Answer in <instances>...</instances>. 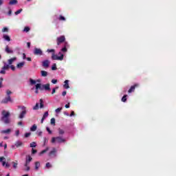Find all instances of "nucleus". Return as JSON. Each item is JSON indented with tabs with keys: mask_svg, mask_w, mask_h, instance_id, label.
<instances>
[{
	"mask_svg": "<svg viewBox=\"0 0 176 176\" xmlns=\"http://www.w3.org/2000/svg\"><path fill=\"white\" fill-rule=\"evenodd\" d=\"M39 90H46L47 91H50L52 90L50 89V84L42 85L41 83H38L35 85V93L36 94H39Z\"/></svg>",
	"mask_w": 176,
	"mask_h": 176,
	"instance_id": "obj_1",
	"label": "nucleus"
},
{
	"mask_svg": "<svg viewBox=\"0 0 176 176\" xmlns=\"http://www.w3.org/2000/svg\"><path fill=\"white\" fill-rule=\"evenodd\" d=\"M10 112L3 110L1 112V121L3 122L5 124H9L10 123Z\"/></svg>",
	"mask_w": 176,
	"mask_h": 176,
	"instance_id": "obj_2",
	"label": "nucleus"
},
{
	"mask_svg": "<svg viewBox=\"0 0 176 176\" xmlns=\"http://www.w3.org/2000/svg\"><path fill=\"white\" fill-rule=\"evenodd\" d=\"M32 161V157L30 155H28L26 157V160H25V163L24 164L25 167L26 168H25V171H30V163H31V162Z\"/></svg>",
	"mask_w": 176,
	"mask_h": 176,
	"instance_id": "obj_3",
	"label": "nucleus"
},
{
	"mask_svg": "<svg viewBox=\"0 0 176 176\" xmlns=\"http://www.w3.org/2000/svg\"><path fill=\"white\" fill-rule=\"evenodd\" d=\"M58 142V144H61L63 142H65V139L63 138L60 136H58V137H56V138H52V140H51V142L52 144H54V142Z\"/></svg>",
	"mask_w": 176,
	"mask_h": 176,
	"instance_id": "obj_4",
	"label": "nucleus"
},
{
	"mask_svg": "<svg viewBox=\"0 0 176 176\" xmlns=\"http://www.w3.org/2000/svg\"><path fill=\"white\" fill-rule=\"evenodd\" d=\"M59 54H60V56L52 53V60H59V61H63V60H64V54H61V52H59Z\"/></svg>",
	"mask_w": 176,
	"mask_h": 176,
	"instance_id": "obj_5",
	"label": "nucleus"
},
{
	"mask_svg": "<svg viewBox=\"0 0 176 176\" xmlns=\"http://www.w3.org/2000/svg\"><path fill=\"white\" fill-rule=\"evenodd\" d=\"M22 111L21 112V113L19 116V119H23L24 118V117L25 116V115H27V108L24 106H23L21 107Z\"/></svg>",
	"mask_w": 176,
	"mask_h": 176,
	"instance_id": "obj_6",
	"label": "nucleus"
},
{
	"mask_svg": "<svg viewBox=\"0 0 176 176\" xmlns=\"http://www.w3.org/2000/svg\"><path fill=\"white\" fill-rule=\"evenodd\" d=\"M63 42H65V36H60L56 38V43L58 46L61 45V43H63Z\"/></svg>",
	"mask_w": 176,
	"mask_h": 176,
	"instance_id": "obj_7",
	"label": "nucleus"
},
{
	"mask_svg": "<svg viewBox=\"0 0 176 176\" xmlns=\"http://www.w3.org/2000/svg\"><path fill=\"white\" fill-rule=\"evenodd\" d=\"M34 56H43V52L41 48L36 47L34 50Z\"/></svg>",
	"mask_w": 176,
	"mask_h": 176,
	"instance_id": "obj_8",
	"label": "nucleus"
},
{
	"mask_svg": "<svg viewBox=\"0 0 176 176\" xmlns=\"http://www.w3.org/2000/svg\"><path fill=\"white\" fill-rule=\"evenodd\" d=\"M1 102V104H8V102H13V100L12 99V97L7 96L4 98Z\"/></svg>",
	"mask_w": 176,
	"mask_h": 176,
	"instance_id": "obj_9",
	"label": "nucleus"
},
{
	"mask_svg": "<svg viewBox=\"0 0 176 176\" xmlns=\"http://www.w3.org/2000/svg\"><path fill=\"white\" fill-rule=\"evenodd\" d=\"M140 87V84L136 83L132 86H131L130 89L128 90V93H133V91H135V88Z\"/></svg>",
	"mask_w": 176,
	"mask_h": 176,
	"instance_id": "obj_10",
	"label": "nucleus"
},
{
	"mask_svg": "<svg viewBox=\"0 0 176 176\" xmlns=\"http://www.w3.org/2000/svg\"><path fill=\"white\" fill-rule=\"evenodd\" d=\"M57 153V149L56 148H54L48 154V156L50 157H56Z\"/></svg>",
	"mask_w": 176,
	"mask_h": 176,
	"instance_id": "obj_11",
	"label": "nucleus"
},
{
	"mask_svg": "<svg viewBox=\"0 0 176 176\" xmlns=\"http://www.w3.org/2000/svg\"><path fill=\"white\" fill-rule=\"evenodd\" d=\"M5 52H6L8 54H13V50L10 49L8 45L6 46Z\"/></svg>",
	"mask_w": 176,
	"mask_h": 176,
	"instance_id": "obj_12",
	"label": "nucleus"
},
{
	"mask_svg": "<svg viewBox=\"0 0 176 176\" xmlns=\"http://www.w3.org/2000/svg\"><path fill=\"white\" fill-rule=\"evenodd\" d=\"M49 65H50V62L47 60L43 61V67L45 68H48Z\"/></svg>",
	"mask_w": 176,
	"mask_h": 176,
	"instance_id": "obj_13",
	"label": "nucleus"
},
{
	"mask_svg": "<svg viewBox=\"0 0 176 176\" xmlns=\"http://www.w3.org/2000/svg\"><path fill=\"white\" fill-rule=\"evenodd\" d=\"M1 134H10L12 133V129H8L6 130L1 131Z\"/></svg>",
	"mask_w": 176,
	"mask_h": 176,
	"instance_id": "obj_14",
	"label": "nucleus"
},
{
	"mask_svg": "<svg viewBox=\"0 0 176 176\" xmlns=\"http://www.w3.org/2000/svg\"><path fill=\"white\" fill-rule=\"evenodd\" d=\"M16 60H17V58H16V57H14V58H12L10 59H9L8 60V65H12L13 64V62L16 61Z\"/></svg>",
	"mask_w": 176,
	"mask_h": 176,
	"instance_id": "obj_15",
	"label": "nucleus"
},
{
	"mask_svg": "<svg viewBox=\"0 0 176 176\" xmlns=\"http://www.w3.org/2000/svg\"><path fill=\"white\" fill-rule=\"evenodd\" d=\"M24 64H25V62H21L19 63L16 65V68H18L19 69H21V68H23L24 67Z\"/></svg>",
	"mask_w": 176,
	"mask_h": 176,
	"instance_id": "obj_16",
	"label": "nucleus"
},
{
	"mask_svg": "<svg viewBox=\"0 0 176 176\" xmlns=\"http://www.w3.org/2000/svg\"><path fill=\"white\" fill-rule=\"evenodd\" d=\"M15 146H16V148H20V146H23V142H21V141L16 142Z\"/></svg>",
	"mask_w": 176,
	"mask_h": 176,
	"instance_id": "obj_17",
	"label": "nucleus"
},
{
	"mask_svg": "<svg viewBox=\"0 0 176 176\" xmlns=\"http://www.w3.org/2000/svg\"><path fill=\"white\" fill-rule=\"evenodd\" d=\"M69 82V80H65V85H63V87L65 89H69V85L68 84Z\"/></svg>",
	"mask_w": 176,
	"mask_h": 176,
	"instance_id": "obj_18",
	"label": "nucleus"
},
{
	"mask_svg": "<svg viewBox=\"0 0 176 176\" xmlns=\"http://www.w3.org/2000/svg\"><path fill=\"white\" fill-rule=\"evenodd\" d=\"M19 1L17 0H11L10 1L9 5H17Z\"/></svg>",
	"mask_w": 176,
	"mask_h": 176,
	"instance_id": "obj_19",
	"label": "nucleus"
},
{
	"mask_svg": "<svg viewBox=\"0 0 176 176\" xmlns=\"http://www.w3.org/2000/svg\"><path fill=\"white\" fill-rule=\"evenodd\" d=\"M58 130L59 135H63L65 134V131L63 129H61L59 128Z\"/></svg>",
	"mask_w": 176,
	"mask_h": 176,
	"instance_id": "obj_20",
	"label": "nucleus"
},
{
	"mask_svg": "<svg viewBox=\"0 0 176 176\" xmlns=\"http://www.w3.org/2000/svg\"><path fill=\"white\" fill-rule=\"evenodd\" d=\"M41 76H43V77L47 76V72H46L45 70H42L41 72Z\"/></svg>",
	"mask_w": 176,
	"mask_h": 176,
	"instance_id": "obj_21",
	"label": "nucleus"
},
{
	"mask_svg": "<svg viewBox=\"0 0 176 176\" xmlns=\"http://www.w3.org/2000/svg\"><path fill=\"white\" fill-rule=\"evenodd\" d=\"M40 166H41V163H39V162H35V169L38 170Z\"/></svg>",
	"mask_w": 176,
	"mask_h": 176,
	"instance_id": "obj_22",
	"label": "nucleus"
},
{
	"mask_svg": "<svg viewBox=\"0 0 176 176\" xmlns=\"http://www.w3.org/2000/svg\"><path fill=\"white\" fill-rule=\"evenodd\" d=\"M2 68L5 71H6V70H8V69H9L10 68V65L5 64Z\"/></svg>",
	"mask_w": 176,
	"mask_h": 176,
	"instance_id": "obj_23",
	"label": "nucleus"
},
{
	"mask_svg": "<svg viewBox=\"0 0 176 176\" xmlns=\"http://www.w3.org/2000/svg\"><path fill=\"white\" fill-rule=\"evenodd\" d=\"M36 124H34L31 128H30V131H36Z\"/></svg>",
	"mask_w": 176,
	"mask_h": 176,
	"instance_id": "obj_24",
	"label": "nucleus"
},
{
	"mask_svg": "<svg viewBox=\"0 0 176 176\" xmlns=\"http://www.w3.org/2000/svg\"><path fill=\"white\" fill-rule=\"evenodd\" d=\"M3 38L7 41L8 42H10V37H9V36L8 35H4L3 36Z\"/></svg>",
	"mask_w": 176,
	"mask_h": 176,
	"instance_id": "obj_25",
	"label": "nucleus"
},
{
	"mask_svg": "<svg viewBox=\"0 0 176 176\" xmlns=\"http://www.w3.org/2000/svg\"><path fill=\"white\" fill-rule=\"evenodd\" d=\"M30 85H36V81L32 78H30Z\"/></svg>",
	"mask_w": 176,
	"mask_h": 176,
	"instance_id": "obj_26",
	"label": "nucleus"
},
{
	"mask_svg": "<svg viewBox=\"0 0 176 176\" xmlns=\"http://www.w3.org/2000/svg\"><path fill=\"white\" fill-rule=\"evenodd\" d=\"M47 151H49V147H47L45 150H43V151L40 153V155H43V153H46V152H47Z\"/></svg>",
	"mask_w": 176,
	"mask_h": 176,
	"instance_id": "obj_27",
	"label": "nucleus"
},
{
	"mask_svg": "<svg viewBox=\"0 0 176 176\" xmlns=\"http://www.w3.org/2000/svg\"><path fill=\"white\" fill-rule=\"evenodd\" d=\"M122 102H126V101H127V95H124V96L122 98Z\"/></svg>",
	"mask_w": 176,
	"mask_h": 176,
	"instance_id": "obj_28",
	"label": "nucleus"
},
{
	"mask_svg": "<svg viewBox=\"0 0 176 176\" xmlns=\"http://www.w3.org/2000/svg\"><path fill=\"white\" fill-rule=\"evenodd\" d=\"M63 111V107H59L55 110L56 113H60Z\"/></svg>",
	"mask_w": 176,
	"mask_h": 176,
	"instance_id": "obj_29",
	"label": "nucleus"
},
{
	"mask_svg": "<svg viewBox=\"0 0 176 176\" xmlns=\"http://www.w3.org/2000/svg\"><path fill=\"white\" fill-rule=\"evenodd\" d=\"M36 146V142H32L30 143V148H35Z\"/></svg>",
	"mask_w": 176,
	"mask_h": 176,
	"instance_id": "obj_30",
	"label": "nucleus"
},
{
	"mask_svg": "<svg viewBox=\"0 0 176 176\" xmlns=\"http://www.w3.org/2000/svg\"><path fill=\"white\" fill-rule=\"evenodd\" d=\"M47 116H49V112L45 111V113L43 116V118L46 119V118H47Z\"/></svg>",
	"mask_w": 176,
	"mask_h": 176,
	"instance_id": "obj_31",
	"label": "nucleus"
},
{
	"mask_svg": "<svg viewBox=\"0 0 176 176\" xmlns=\"http://www.w3.org/2000/svg\"><path fill=\"white\" fill-rule=\"evenodd\" d=\"M33 109L34 111H36L37 109H39V103H36V105L33 107Z\"/></svg>",
	"mask_w": 176,
	"mask_h": 176,
	"instance_id": "obj_32",
	"label": "nucleus"
},
{
	"mask_svg": "<svg viewBox=\"0 0 176 176\" xmlns=\"http://www.w3.org/2000/svg\"><path fill=\"white\" fill-rule=\"evenodd\" d=\"M59 20L60 21H65V17H64L63 15H60Z\"/></svg>",
	"mask_w": 176,
	"mask_h": 176,
	"instance_id": "obj_33",
	"label": "nucleus"
},
{
	"mask_svg": "<svg viewBox=\"0 0 176 176\" xmlns=\"http://www.w3.org/2000/svg\"><path fill=\"white\" fill-rule=\"evenodd\" d=\"M52 71H56L57 69V66L56 65V63H54L52 67Z\"/></svg>",
	"mask_w": 176,
	"mask_h": 176,
	"instance_id": "obj_34",
	"label": "nucleus"
},
{
	"mask_svg": "<svg viewBox=\"0 0 176 176\" xmlns=\"http://www.w3.org/2000/svg\"><path fill=\"white\" fill-rule=\"evenodd\" d=\"M12 164H13V167L14 168H17V166H18V163H17V161H16V162H12Z\"/></svg>",
	"mask_w": 176,
	"mask_h": 176,
	"instance_id": "obj_35",
	"label": "nucleus"
},
{
	"mask_svg": "<svg viewBox=\"0 0 176 176\" xmlns=\"http://www.w3.org/2000/svg\"><path fill=\"white\" fill-rule=\"evenodd\" d=\"M30 27H25L24 30H23V32H29L30 31Z\"/></svg>",
	"mask_w": 176,
	"mask_h": 176,
	"instance_id": "obj_36",
	"label": "nucleus"
},
{
	"mask_svg": "<svg viewBox=\"0 0 176 176\" xmlns=\"http://www.w3.org/2000/svg\"><path fill=\"white\" fill-rule=\"evenodd\" d=\"M7 97L10 96V94H12V91L9 89L6 91Z\"/></svg>",
	"mask_w": 176,
	"mask_h": 176,
	"instance_id": "obj_37",
	"label": "nucleus"
},
{
	"mask_svg": "<svg viewBox=\"0 0 176 176\" xmlns=\"http://www.w3.org/2000/svg\"><path fill=\"white\" fill-rule=\"evenodd\" d=\"M21 12H23V9L18 10L16 12H15L16 16H17V14H20Z\"/></svg>",
	"mask_w": 176,
	"mask_h": 176,
	"instance_id": "obj_38",
	"label": "nucleus"
},
{
	"mask_svg": "<svg viewBox=\"0 0 176 176\" xmlns=\"http://www.w3.org/2000/svg\"><path fill=\"white\" fill-rule=\"evenodd\" d=\"M51 124H56V119L54 118L51 119Z\"/></svg>",
	"mask_w": 176,
	"mask_h": 176,
	"instance_id": "obj_39",
	"label": "nucleus"
},
{
	"mask_svg": "<svg viewBox=\"0 0 176 176\" xmlns=\"http://www.w3.org/2000/svg\"><path fill=\"white\" fill-rule=\"evenodd\" d=\"M43 100L40 99V108H43Z\"/></svg>",
	"mask_w": 176,
	"mask_h": 176,
	"instance_id": "obj_40",
	"label": "nucleus"
},
{
	"mask_svg": "<svg viewBox=\"0 0 176 176\" xmlns=\"http://www.w3.org/2000/svg\"><path fill=\"white\" fill-rule=\"evenodd\" d=\"M45 166H46L47 168H52V164H50V162H47L45 164Z\"/></svg>",
	"mask_w": 176,
	"mask_h": 176,
	"instance_id": "obj_41",
	"label": "nucleus"
},
{
	"mask_svg": "<svg viewBox=\"0 0 176 176\" xmlns=\"http://www.w3.org/2000/svg\"><path fill=\"white\" fill-rule=\"evenodd\" d=\"M2 82H3V78H0V89L2 87Z\"/></svg>",
	"mask_w": 176,
	"mask_h": 176,
	"instance_id": "obj_42",
	"label": "nucleus"
},
{
	"mask_svg": "<svg viewBox=\"0 0 176 176\" xmlns=\"http://www.w3.org/2000/svg\"><path fill=\"white\" fill-rule=\"evenodd\" d=\"M0 74H2L3 75H5V74H6V72L5 71V69H3V67H2L1 70L0 71Z\"/></svg>",
	"mask_w": 176,
	"mask_h": 176,
	"instance_id": "obj_43",
	"label": "nucleus"
},
{
	"mask_svg": "<svg viewBox=\"0 0 176 176\" xmlns=\"http://www.w3.org/2000/svg\"><path fill=\"white\" fill-rule=\"evenodd\" d=\"M10 68H11L12 71H16V67L13 65H10Z\"/></svg>",
	"mask_w": 176,
	"mask_h": 176,
	"instance_id": "obj_44",
	"label": "nucleus"
},
{
	"mask_svg": "<svg viewBox=\"0 0 176 176\" xmlns=\"http://www.w3.org/2000/svg\"><path fill=\"white\" fill-rule=\"evenodd\" d=\"M47 52L48 53H54L55 50L54 49H51V50H47Z\"/></svg>",
	"mask_w": 176,
	"mask_h": 176,
	"instance_id": "obj_45",
	"label": "nucleus"
},
{
	"mask_svg": "<svg viewBox=\"0 0 176 176\" xmlns=\"http://www.w3.org/2000/svg\"><path fill=\"white\" fill-rule=\"evenodd\" d=\"M9 31V29L8 28H3L2 30V32H8Z\"/></svg>",
	"mask_w": 176,
	"mask_h": 176,
	"instance_id": "obj_46",
	"label": "nucleus"
},
{
	"mask_svg": "<svg viewBox=\"0 0 176 176\" xmlns=\"http://www.w3.org/2000/svg\"><path fill=\"white\" fill-rule=\"evenodd\" d=\"M58 89V87H56V88H54L52 89V94H54V93H56V90H57Z\"/></svg>",
	"mask_w": 176,
	"mask_h": 176,
	"instance_id": "obj_47",
	"label": "nucleus"
},
{
	"mask_svg": "<svg viewBox=\"0 0 176 176\" xmlns=\"http://www.w3.org/2000/svg\"><path fill=\"white\" fill-rule=\"evenodd\" d=\"M46 130H47V131L49 133V134H52V131L50 130V128H49V127H46Z\"/></svg>",
	"mask_w": 176,
	"mask_h": 176,
	"instance_id": "obj_48",
	"label": "nucleus"
},
{
	"mask_svg": "<svg viewBox=\"0 0 176 176\" xmlns=\"http://www.w3.org/2000/svg\"><path fill=\"white\" fill-rule=\"evenodd\" d=\"M36 152H38V151H36L34 148L32 149V155H35V153H36Z\"/></svg>",
	"mask_w": 176,
	"mask_h": 176,
	"instance_id": "obj_49",
	"label": "nucleus"
},
{
	"mask_svg": "<svg viewBox=\"0 0 176 176\" xmlns=\"http://www.w3.org/2000/svg\"><path fill=\"white\" fill-rule=\"evenodd\" d=\"M30 135H31V133H26L25 134V138H28V137L30 136Z\"/></svg>",
	"mask_w": 176,
	"mask_h": 176,
	"instance_id": "obj_50",
	"label": "nucleus"
},
{
	"mask_svg": "<svg viewBox=\"0 0 176 176\" xmlns=\"http://www.w3.org/2000/svg\"><path fill=\"white\" fill-rule=\"evenodd\" d=\"M67 47H65L61 49V52H63L64 53H65L67 52Z\"/></svg>",
	"mask_w": 176,
	"mask_h": 176,
	"instance_id": "obj_51",
	"label": "nucleus"
},
{
	"mask_svg": "<svg viewBox=\"0 0 176 176\" xmlns=\"http://www.w3.org/2000/svg\"><path fill=\"white\" fill-rule=\"evenodd\" d=\"M52 83H53L54 85H56V83H57V80H56V79H52Z\"/></svg>",
	"mask_w": 176,
	"mask_h": 176,
	"instance_id": "obj_52",
	"label": "nucleus"
},
{
	"mask_svg": "<svg viewBox=\"0 0 176 176\" xmlns=\"http://www.w3.org/2000/svg\"><path fill=\"white\" fill-rule=\"evenodd\" d=\"M62 96H63V97H65V96H67V91H65L62 93Z\"/></svg>",
	"mask_w": 176,
	"mask_h": 176,
	"instance_id": "obj_53",
	"label": "nucleus"
},
{
	"mask_svg": "<svg viewBox=\"0 0 176 176\" xmlns=\"http://www.w3.org/2000/svg\"><path fill=\"white\" fill-rule=\"evenodd\" d=\"M5 160L4 157H0V162L2 163Z\"/></svg>",
	"mask_w": 176,
	"mask_h": 176,
	"instance_id": "obj_54",
	"label": "nucleus"
},
{
	"mask_svg": "<svg viewBox=\"0 0 176 176\" xmlns=\"http://www.w3.org/2000/svg\"><path fill=\"white\" fill-rule=\"evenodd\" d=\"M25 58H27V55H25V53L23 54V59L25 60Z\"/></svg>",
	"mask_w": 176,
	"mask_h": 176,
	"instance_id": "obj_55",
	"label": "nucleus"
},
{
	"mask_svg": "<svg viewBox=\"0 0 176 176\" xmlns=\"http://www.w3.org/2000/svg\"><path fill=\"white\" fill-rule=\"evenodd\" d=\"M27 45H28V47L30 49V47H31V43L28 42Z\"/></svg>",
	"mask_w": 176,
	"mask_h": 176,
	"instance_id": "obj_56",
	"label": "nucleus"
},
{
	"mask_svg": "<svg viewBox=\"0 0 176 176\" xmlns=\"http://www.w3.org/2000/svg\"><path fill=\"white\" fill-rule=\"evenodd\" d=\"M19 134H20V131H19V130L16 131V136H19Z\"/></svg>",
	"mask_w": 176,
	"mask_h": 176,
	"instance_id": "obj_57",
	"label": "nucleus"
},
{
	"mask_svg": "<svg viewBox=\"0 0 176 176\" xmlns=\"http://www.w3.org/2000/svg\"><path fill=\"white\" fill-rule=\"evenodd\" d=\"M18 126H23V122H21V121L19 122Z\"/></svg>",
	"mask_w": 176,
	"mask_h": 176,
	"instance_id": "obj_58",
	"label": "nucleus"
},
{
	"mask_svg": "<svg viewBox=\"0 0 176 176\" xmlns=\"http://www.w3.org/2000/svg\"><path fill=\"white\" fill-rule=\"evenodd\" d=\"M70 116H75V112L74 111H72Z\"/></svg>",
	"mask_w": 176,
	"mask_h": 176,
	"instance_id": "obj_59",
	"label": "nucleus"
},
{
	"mask_svg": "<svg viewBox=\"0 0 176 176\" xmlns=\"http://www.w3.org/2000/svg\"><path fill=\"white\" fill-rule=\"evenodd\" d=\"M12 149H16V144L11 146Z\"/></svg>",
	"mask_w": 176,
	"mask_h": 176,
	"instance_id": "obj_60",
	"label": "nucleus"
},
{
	"mask_svg": "<svg viewBox=\"0 0 176 176\" xmlns=\"http://www.w3.org/2000/svg\"><path fill=\"white\" fill-rule=\"evenodd\" d=\"M12 15V10H10L8 11V16H11Z\"/></svg>",
	"mask_w": 176,
	"mask_h": 176,
	"instance_id": "obj_61",
	"label": "nucleus"
},
{
	"mask_svg": "<svg viewBox=\"0 0 176 176\" xmlns=\"http://www.w3.org/2000/svg\"><path fill=\"white\" fill-rule=\"evenodd\" d=\"M26 59H27L28 61H32V59L30 57L26 58Z\"/></svg>",
	"mask_w": 176,
	"mask_h": 176,
	"instance_id": "obj_62",
	"label": "nucleus"
},
{
	"mask_svg": "<svg viewBox=\"0 0 176 176\" xmlns=\"http://www.w3.org/2000/svg\"><path fill=\"white\" fill-rule=\"evenodd\" d=\"M42 131H39L38 133V135H39V137H41V135H42Z\"/></svg>",
	"mask_w": 176,
	"mask_h": 176,
	"instance_id": "obj_63",
	"label": "nucleus"
},
{
	"mask_svg": "<svg viewBox=\"0 0 176 176\" xmlns=\"http://www.w3.org/2000/svg\"><path fill=\"white\" fill-rule=\"evenodd\" d=\"M65 108H69V103L65 105Z\"/></svg>",
	"mask_w": 176,
	"mask_h": 176,
	"instance_id": "obj_64",
	"label": "nucleus"
}]
</instances>
